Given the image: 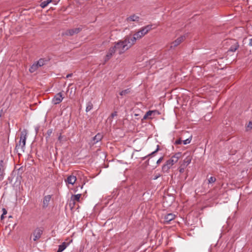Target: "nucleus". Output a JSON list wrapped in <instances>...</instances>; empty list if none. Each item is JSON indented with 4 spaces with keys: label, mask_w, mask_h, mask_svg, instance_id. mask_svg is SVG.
I'll return each mask as SVG.
<instances>
[{
    "label": "nucleus",
    "mask_w": 252,
    "mask_h": 252,
    "mask_svg": "<svg viewBox=\"0 0 252 252\" xmlns=\"http://www.w3.org/2000/svg\"><path fill=\"white\" fill-rule=\"evenodd\" d=\"M62 136L61 135H60L59 137H58V140H60V141H61L62 140Z\"/></svg>",
    "instance_id": "nucleus-40"
},
{
    "label": "nucleus",
    "mask_w": 252,
    "mask_h": 252,
    "mask_svg": "<svg viewBox=\"0 0 252 252\" xmlns=\"http://www.w3.org/2000/svg\"><path fill=\"white\" fill-rule=\"evenodd\" d=\"M226 43L229 45H231V46L230 47L228 50V52H234L236 51L239 47L238 42L235 39H228V40H227Z\"/></svg>",
    "instance_id": "nucleus-4"
},
{
    "label": "nucleus",
    "mask_w": 252,
    "mask_h": 252,
    "mask_svg": "<svg viewBox=\"0 0 252 252\" xmlns=\"http://www.w3.org/2000/svg\"><path fill=\"white\" fill-rule=\"evenodd\" d=\"M130 92H131V89H130V88H128V89H126V90H124L122 91L120 93V94L121 96H124V95H126V94H129Z\"/></svg>",
    "instance_id": "nucleus-22"
},
{
    "label": "nucleus",
    "mask_w": 252,
    "mask_h": 252,
    "mask_svg": "<svg viewBox=\"0 0 252 252\" xmlns=\"http://www.w3.org/2000/svg\"><path fill=\"white\" fill-rule=\"evenodd\" d=\"M182 153H176L173 156H172L171 158L168 160L172 165H173L176 163H177L178 161V160L182 158Z\"/></svg>",
    "instance_id": "nucleus-7"
},
{
    "label": "nucleus",
    "mask_w": 252,
    "mask_h": 252,
    "mask_svg": "<svg viewBox=\"0 0 252 252\" xmlns=\"http://www.w3.org/2000/svg\"><path fill=\"white\" fill-rule=\"evenodd\" d=\"M70 244V242L66 243L65 242L62 243L59 246V248L57 252H62Z\"/></svg>",
    "instance_id": "nucleus-18"
},
{
    "label": "nucleus",
    "mask_w": 252,
    "mask_h": 252,
    "mask_svg": "<svg viewBox=\"0 0 252 252\" xmlns=\"http://www.w3.org/2000/svg\"><path fill=\"white\" fill-rule=\"evenodd\" d=\"M252 129V122L250 121L248 123V125L246 127V130L247 131L250 130Z\"/></svg>",
    "instance_id": "nucleus-30"
},
{
    "label": "nucleus",
    "mask_w": 252,
    "mask_h": 252,
    "mask_svg": "<svg viewBox=\"0 0 252 252\" xmlns=\"http://www.w3.org/2000/svg\"><path fill=\"white\" fill-rule=\"evenodd\" d=\"M51 195H47L44 197L43 200V208H46L48 207L49 203L51 201Z\"/></svg>",
    "instance_id": "nucleus-16"
},
{
    "label": "nucleus",
    "mask_w": 252,
    "mask_h": 252,
    "mask_svg": "<svg viewBox=\"0 0 252 252\" xmlns=\"http://www.w3.org/2000/svg\"><path fill=\"white\" fill-rule=\"evenodd\" d=\"M172 165L167 160L162 166V171L164 173H168Z\"/></svg>",
    "instance_id": "nucleus-13"
},
{
    "label": "nucleus",
    "mask_w": 252,
    "mask_h": 252,
    "mask_svg": "<svg viewBox=\"0 0 252 252\" xmlns=\"http://www.w3.org/2000/svg\"><path fill=\"white\" fill-rule=\"evenodd\" d=\"M72 75V73H70V74H68L66 76V78H69V77H71Z\"/></svg>",
    "instance_id": "nucleus-39"
},
{
    "label": "nucleus",
    "mask_w": 252,
    "mask_h": 252,
    "mask_svg": "<svg viewBox=\"0 0 252 252\" xmlns=\"http://www.w3.org/2000/svg\"><path fill=\"white\" fill-rule=\"evenodd\" d=\"M2 212H3L2 213L3 215H4L6 214L7 211H6V210L5 208H3L2 209Z\"/></svg>",
    "instance_id": "nucleus-36"
},
{
    "label": "nucleus",
    "mask_w": 252,
    "mask_h": 252,
    "mask_svg": "<svg viewBox=\"0 0 252 252\" xmlns=\"http://www.w3.org/2000/svg\"><path fill=\"white\" fill-rule=\"evenodd\" d=\"M39 67L37 64L35 62L32 64V65L30 67L29 69V71L31 73H33Z\"/></svg>",
    "instance_id": "nucleus-21"
},
{
    "label": "nucleus",
    "mask_w": 252,
    "mask_h": 252,
    "mask_svg": "<svg viewBox=\"0 0 252 252\" xmlns=\"http://www.w3.org/2000/svg\"><path fill=\"white\" fill-rule=\"evenodd\" d=\"M216 181V179L214 177H210L208 180V184H212L215 182Z\"/></svg>",
    "instance_id": "nucleus-29"
},
{
    "label": "nucleus",
    "mask_w": 252,
    "mask_h": 252,
    "mask_svg": "<svg viewBox=\"0 0 252 252\" xmlns=\"http://www.w3.org/2000/svg\"><path fill=\"white\" fill-rule=\"evenodd\" d=\"M163 159V157H160L157 161V163L158 164H159L162 161V160Z\"/></svg>",
    "instance_id": "nucleus-34"
},
{
    "label": "nucleus",
    "mask_w": 252,
    "mask_h": 252,
    "mask_svg": "<svg viewBox=\"0 0 252 252\" xmlns=\"http://www.w3.org/2000/svg\"><path fill=\"white\" fill-rule=\"evenodd\" d=\"M154 111H148L146 114L144 116L143 119H146L148 118L149 116H151L152 113L154 112Z\"/></svg>",
    "instance_id": "nucleus-28"
},
{
    "label": "nucleus",
    "mask_w": 252,
    "mask_h": 252,
    "mask_svg": "<svg viewBox=\"0 0 252 252\" xmlns=\"http://www.w3.org/2000/svg\"><path fill=\"white\" fill-rule=\"evenodd\" d=\"M51 0H47L42 2L40 4V6L42 8L45 7L50 2Z\"/></svg>",
    "instance_id": "nucleus-26"
},
{
    "label": "nucleus",
    "mask_w": 252,
    "mask_h": 252,
    "mask_svg": "<svg viewBox=\"0 0 252 252\" xmlns=\"http://www.w3.org/2000/svg\"><path fill=\"white\" fill-rule=\"evenodd\" d=\"M53 133V129H49L46 132V141L48 140V139L51 136V134Z\"/></svg>",
    "instance_id": "nucleus-25"
},
{
    "label": "nucleus",
    "mask_w": 252,
    "mask_h": 252,
    "mask_svg": "<svg viewBox=\"0 0 252 252\" xmlns=\"http://www.w3.org/2000/svg\"><path fill=\"white\" fill-rule=\"evenodd\" d=\"M133 45L129 39V36H126L124 40H120L115 43L114 47L119 54L121 55L129 49Z\"/></svg>",
    "instance_id": "nucleus-1"
},
{
    "label": "nucleus",
    "mask_w": 252,
    "mask_h": 252,
    "mask_svg": "<svg viewBox=\"0 0 252 252\" xmlns=\"http://www.w3.org/2000/svg\"><path fill=\"white\" fill-rule=\"evenodd\" d=\"M117 52L116 48H115L114 46L111 47L109 49L108 52H107L106 57L105 61L107 62L114 55V54Z\"/></svg>",
    "instance_id": "nucleus-11"
},
{
    "label": "nucleus",
    "mask_w": 252,
    "mask_h": 252,
    "mask_svg": "<svg viewBox=\"0 0 252 252\" xmlns=\"http://www.w3.org/2000/svg\"><path fill=\"white\" fill-rule=\"evenodd\" d=\"M27 130L24 129L21 133L19 143L17 144L15 147V150L17 152H24L27 139Z\"/></svg>",
    "instance_id": "nucleus-3"
},
{
    "label": "nucleus",
    "mask_w": 252,
    "mask_h": 252,
    "mask_svg": "<svg viewBox=\"0 0 252 252\" xmlns=\"http://www.w3.org/2000/svg\"><path fill=\"white\" fill-rule=\"evenodd\" d=\"M192 160V157L190 156H187L186 158L184 159L182 165L184 167H187L189 164Z\"/></svg>",
    "instance_id": "nucleus-19"
},
{
    "label": "nucleus",
    "mask_w": 252,
    "mask_h": 252,
    "mask_svg": "<svg viewBox=\"0 0 252 252\" xmlns=\"http://www.w3.org/2000/svg\"><path fill=\"white\" fill-rule=\"evenodd\" d=\"M5 166L3 160L0 161V182L3 180L4 178V170Z\"/></svg>",
    "instance_id": "nucleus-12"
},
{
    "label": "nucleus",
    "mask_w": 252,
    "mask_h": 252,
    "mask_svg": "<svg viewBox=\"0 0 252 252\" xmlns=\"http://www.w3.org/2000/svg\"><path fill=\"white\" fill-rule=\"evenodd\" d=\"M182 140L180 138L175 141V145H179V144H182Z\"/></svg>",
    "instance_id": "nucleus-33"
},
{
    "label": "nucleus",
    "mask_w": 252,
    "mask_h": 252,
    "mask_svg": "<svg viewBox=\"0 0 252 252\" xmlns=\"http://www.w3.org/2000/svg\"><path fill=\"white\" fill-rule=\"evenodd\" d=\"M139 20H140V17L135 14H133L132 15H130V16L128 17L126 19V21L128 23H129L130 22H139Z\"/></svg>",
    "instance_id": "nucleus-17"
},
{
    "label": "nucleus",
    "mask_w": 252,
    "mask_h": 252,
    "mask_svg": "<svg viewBox=\"0 0 252 252\" xmlns=\"http://www.w3.org/2000/svg\"><path fill=\"white\" fill-rule=\"evenodd\" d=\"M76 181V177L75 176L71 175L67 177V179L65 180V182L66 184L74 185Z\"/></svg>",
    "instance_id": "nucleus-15"
},
{
    "label": "nucleus",
    "mask_w": 252,
    "mask_h": 252,
    "mask_svg": "<svg viewBox=\"0 0 252 252\" xmlns=\"http://www.w3.org/2000/svg\"><path fill=\"white\" fill-rule=\"evenodd\" d=\"M191 139H192V136H190L189 138H187V139L182 140V142L183 143V144L184 145H187L188 144L190 143V142H191Z\"/></svg>",
    "instance_id": "nucleus-27"
},
{
    "label": "nucleus",
    "mask_w": 252,
    "mask_h": 252,
    "mask_svg": "<svg viewBox=\"0 0 252 252\" xmlns=\"http://www.w3.org/2000/svg\"><path fill=\"white\" fill-rule=\"evenodd\" d=\"M81 196V194L72 195L71 196L69 205L71 209L74 207L76 202H80Z\"/></svg>",
    "instance_id": "nucleus-5"
},
{
    "label": "nucleus",
    "mask_w": 252,
    "mask_h": 252,
    "mask_svg": "<svg viewBox=\"0 0 252 252\" xmlns=\"http://www.w3.org/2000/svg\"><path fill=\"white\" fill-rule=\"evenodd\" d=\"M103 137V135L101 133H97L95 136L93 137V144H94L100 141Z\"/></svg>",
    "instance_id": "nucleus-20"
},
{
    "label": "nucleus",
    "mask_w": 252,
    "mask_h": 252,
    "mask_svg": "<svg viewBox=\"0 0 252 252\" xmlns=\"http://www.w3.org/2000/svg\"><path fill=\"white\" fill-rule=\"evenodd\" d=\"M46 60L43 59H39L37 62H35L39 67H41L45 64Z\"/></svg>",
    "instance_id": "nucleus-24"
},
{
    "label": "nucleus",
    "mask_w": 252,
    "mask_h": 252,
    "mask_svg": "<svg viewBox=\"0 0 252 252\" xmlns=\"http://www.w3.org/2000/svg\"><path fill=\"white\" fill-rule=\"evenodd\" d=\"M159 150V146L158 145H157V149H156V150H155L154 152H152L151 154H150L148 156H150L151 155H153L154 154H155V153H156Z\"/></svg>",
    "instance_id": "nucleus-31"
},
{
    "label": "nucleus",
    "mask_w": 252,
    "mask_h": 252,
    "mask_svg": "<svg viewBox=\"0 0 252 252\" xmlns=\"http://www.w3.org/2000/svg\"><path fill=\"white\" fill-rule=\"evenodd\" d=\"M175 218V215L173 213H169L164 217V223H168L170 221L173 220Z\"/></svg>",
    "instance_id": "nucleus-14"
},
{
    "label": "nucleus",
    "mask_w": 252,
    "mask_h": 252,
    "mask_svg": "<svg viewBox=\"0 0 252 252\" xmlns=\"http://www.w3.org/2000/svg\"><path fill=\"white\" fill-rule=\"evenodd\" d=\"M186 167L183 166L182 164L181 165V166L179 168V171L180 173H182L184 172L185 168Z\"/></svg>",
    "instance_id": "nucleus-32"
},
{
    "label": "nucleus",
    "mask_w": 252,
    "mask_h": 252,
    "mask_svg": "<svg viewBox=\"0 0 252 252\" xmlns=\"http://www.w3.org/2000/svg\"><path fill=\"white\" fill-rule=\"evenodd\" d=\"M38 130H39V127L36 126L35 127V133L36 134H37L38 132Z\"/></svg>",
    "instance_id": "nucleus-37"
},
{
    "label": "nucleus",
    "mask_w": 252,
    "mask_h": 252,
    "mask_svg": "<svg viewBox=\"0 0 252 252\" xmlns=\"http://www.w3.org/2000/svg\"><path fill=\"white\" fill-rule=\"evenodd\" d=\"M249 45L251 46H252V38H251L250 39Z\"/></svg>",
    "instance_id": "nucleus-38"
},
{
    "label": "nucleus",
    "mask_w": 252,
    "mask_h": 252,
    "mask_svg": "<svg viewBox=\"0 0 252 252\" xmlns=\"http://www.w3.org/2000/svg\"><path fill=\"white\" fill-rule=\"evenodd\" d=\"M93 103L91 101L88 102L86 105V111L87 112H89L93 109Z\"/></svg>",
    "instance_id": "nucleus-23"
},
{
    "label": "nucleus",
    "mask_w": 252,
    "mask_h": 252,
    "mask_svg": "<svg viewBox=\"0 0 252 252\" xmlns=\"http://www.w3.org/2000/svg\"><path fill=\"white\" fill-rule=\"evenodd\" d=\"M81 30H82V29L80 28H74V29H69V30H67L63 33V34L65 35L72 36L75 34H77V33H79Z\"/></svg>",
    "instance_id": "nucleus-9"
},
{
    "label": "nucleus",
    "mask_w": 252,
    "mask_h": 252,
    "mask_svg": "<svg viewBox=\"0 0 252 252\" xmlns=\"http://www.w3.org/2000/svg\"><path fill=\"white\" fill-rule=\"evenodd\" d=\"M3 218H4V215H3V214H2L1 216V219L3 220Z\"/></svg>",
    "instance_id": "nucleus-42"
},
{
    "label": "nucleus",
    "mask_w": 252,
    "mask_h": 252,
    "mask_svg": "<svg viewBox=\"0 0 252 252\" xmlns=\"http://www.w3.org/2000/svg\"><path fill=\"white\" fill-rule=\"evenodd\" d=\"M184 36H180L170 44V49H172L179 45L184 40Z\"/></svg>",
    "instance_id": "nucleus-10"
},
{
    "label": "nucleus",
    "mask_w": 252,
    "mask_h": 252,
    "mask_svg": "<svg viewBox=\"0 0 252 252\" xmlns=\"http://www.w3.org/2000/svg\"><path fill=\"white\" fill-rule=\"evenodd\" d=\"M159 176H160V175H158V176H156V177H155L154 178V180H156V179H158V178Z\"/></svg>",
    "instance_id": "nucleus-41"
},
{
    "label": "nucleus",
    "mask_w": 252,
    "mask_h": 252,
    "mask_svg": "<svg viewBox=\"0 0 252 252\" xmlns=\"http://www.w3.org/2000/svg\"><path fill=\"white\" fill-rule=\"evenodd\" d=\"M64 96L62 92H60L55 95L52 98V103L54 105L60 103L63 100Z\"/></svg>",
    "instance_id": "nucleus-6"
},
{
    "label": "nucleus",
    "mask_w": 252,
    "mask_h": 252,
    "mask_svg": "<svg viewBox=\"0 0 252 252\" xmlns=\"http://www.w3.org/2000/svg\"><path fill=\"white\" fill-rule=\"evenodd\" d=\"M43 233V229L40 228H36L33 232V241L38 240L41 236Z\"/></svg>",
    "instance_id": "nucleus-8"
},
{
    "label": "nucleus",
    "mask_w": 252,
    "mask_h": 252,
    "mask_svg": "<svg viewBox=\"0 0 252 252\" xmlns=\"http://www.w3.org/2000/svg\"><path fill=\"white\" fill-rule=\"evenodd\" d=\"M117 115V112H114L111 114V117L114 118L115 116H116Z\"/></svg>",
    "instance_id": "nucleus-35"
},
{
    "label": "nucleus",
    "mask_w": 252,
    "mask_h": 252,
    "mask_svg": "<svg viewBox=\"0 0 252 252\" xmlns=\"http://www.w3.org/2000/svg\"><path fill=\"white\" fill-rule=\"evenodd\" d=\"M152 25H148L141 28L137 32L135 33L132 37L129 36L131 43L134 45L137 40H139L146 35L152 29Z\"/></svg>",
    "instance_id": "nucleus-2"
}]
</instances>
